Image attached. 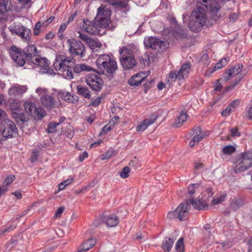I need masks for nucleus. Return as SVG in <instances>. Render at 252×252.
<instances>
[{"label":"nucleus","instance_id":"f257e3e1","mask_svg":"<svg viewBox=\"0 0 252 252\" xmlns=\"http://www.w3.org/2000/svg\"><path fill=\"white\" fill-rule=\"evenodd\" d=\"M206 21L205 10L202 7H198L191 13L189 23V28L193 32H198L205 25Z\"/></svg>","mask_w":252,"mask_h":252},{"label":"nucleus","instance_id":"f03ea898","mask_svg":"<svg viewBox=\"0 0 252 252\" xmlns=\"http://www.w3.org/2000/svg\"><path fill=\"white\" fill-rule=\"evenodd\" d=\"M135 51V47L130 46L123 47L120 49V60L125 69H130L136 66L137 63L134 56Z\"/></svg>","mask_w":252,"mask_h":252},{"label":"nucleus","instance_id":"7ed1b4c3","mask_svg":"<svg viewBox=\"0 0 252 252\" xmlns=\"http://www.w3.org/2000/svg\"><path fill=\"white\" fill-rule=\"evenodd\" d=\"M96 66L103 73L106 72L112 74L118 69L117 64L114 58L107 54L99 56L95 61Z\"/></svg>","mask_w":252,"mask_h":252},{"label":"nucleus","instance_id":"20e7f679","mask_svg":"<svg viewBox=\"0 0 252 252\" xmlns=\"http://www.w3.org/2000/svg\"><path fill=\"white\" fill-rule=\"evenodd\" d=\"M236 163L237 164L233 168L234 173H238L245 171L252 166V154L251 152L242 154Z\"/></svg>","mask_w":252,"mask_h":252},{"label":"nucleus","instance_id":"39448f33","mask_svg":"<svg viewBox=\"0 0 252 252\" xmlns=\"http://www.w3.org/2000/svg\"><path fill=\"white\" fill-rule=\"evenodd\" d=\"M144 45L147 47H150L153 50L162 52L165 51L168 47L169 44L166 41L154 37H148L144 39Z\"/></svg>","mask_w":252,"mask_h":252},{"label":"nucleus","instance_id":"423d86ee","mask_svg":"<svg viewBox=\"0 0 252 252\" xmlns=\"http://www.w3.org/2000/svg\"><path fill=\"white\" fill-rule=\"evenodd\" d=\"M74 64L75 60L73 59L67 58L63 55H58L54 63V66L57 71L64 72Z\"/></svg>","mask_w":252,"mask_h":252},{"label":"nucleus","instance_id":"0eeeda50","mask_svg":"<svg viewBox=\"0 0 252 252\" xmlns=\"http://www.w3.org/2000/svg\"><path fill=\"white\" fill-rule=\"evenodd\" d=\"M79 28L81 31L90 34L94 35L101 34L100 27L95 20L90 21L86 19H82V22L79 24Z\"/></svg>","mask_w":252,"mask_h":252},{"label":"nucleus","instance_id":"6e6552de","mask_svg":"<svg viewBox=\"0 0 252 252\" xmlns=\"http://www.w3.org/2000/svg\"><path fill=\"white\" fill-rule=\"evenodd\" d=\"M9 29L12 33L19 36L23 41L27 43L31 42L32 33L30 29L25 27L20 23L10 26Z\"/></svg>","mask_w":252,"mask_h":252},{"label":"nucleus","instance_id":"1a4fd4ad","mask_svg":"<svg viewBox=\"0 0 252 252\" xmlns=\"http://www.w3.org/2000/svg\"><path fill=\"white\" fill-rule=\"evenodd\" d=\"M35 92L40 96V100L42 105L47 109H52L55 107L56 102L53 97L50 95L46 88L39 87L36 89Z\"/></svg>","mask_w":252,"mask_h":252},{"label":"nucleus","instance_id":"9d476101","mask_svg":"<svg viewBox=\"0 0 252 252\" xmlns=\"http://www.w3.org/2000/svg\"><path fill=\"white\" fill-rule=\"evenodd\" d=\"M67 42L69 46V51L72 56H79L81 58L85 56V47L80 41L69 39Z\"/></svg>","mask_w":252,"mask_h":252},{"label":"nucleus","instance_id":"9b49d317","mask_svg":"<svg viewBox=\"0 0 252 252\" xmlns=\"http://www.w3.org/2000/svg\"><path fill=\"white\" fill-rule=\"evenodd\" d=\"M24 106L25 110L34 119L41 120L45 115V111L41 107H37L31 102H26Z\"/></svg>","mask_w":252,"mask_h":252},{"label":"nucleus","instance_id":"f8f14e48","mask_svg":"<svg viewBox=\"0 0 252 252\" xmlns=\"http://www.w3.org/2000/svg\"><path fill=\"white\" fill-rule=\"evenodd\" d=\"M86 82L88 86L95 91H100L103 86L101 78L94 73H89L86 76Z\"/></svg>","mask_w":252,"mask_h":252},{"label":"nucleus","instance_id":"ddd939ff","mask_svg":"<svg viewBox=\"0 0 252 252\" xmlns=\"http://www.w3.org/2000/svg\"><path fill=\"white\" fill-rule=\"evenodd\" d=\"M96 225H99L102 223H105L108 227H114L119 223V218L115 215H101L99 216L94 221Z\"/></svg>","mask_w":252,"mask_h":252},{"label":"nucleus","instance_id":"4468645a","mask_svg":"<svg viewBox=\"0 0 252 252\" xmlns=\"http://www.w3.org/2000/svg\"><path fill=\"white\" fill-rule=\"evenodd\" d=\"M3 129L2 135L5 138L15 137L18 135V130L14 123L11 120H7L2 123Z\"/></svg>","mask_w":252,"mask_h":252},{"label":"nucleus","instance_id":"2eb2a0df","mask_svg":"<svg viewBox=\"0 0 252 252\" xmlns=\"http://www.w3.org/2000/svg\"><path fill=\"white\" fill-rule=\"evenodd\" d=\"M190 64L189 63H186L183 64L181 69L179 71H172L169 74L168 82L169 79L171 80V82H175L176 79L181 80L185 77H187L190 70Z\"/></svg>","mask_w":252,"mask_h":252},{"label":"nucleus","instance_id":"dca6fc26","mask_svg":"<svg viewBox=\"0 0 252 252\" xmlns=\"http://www.w3.org/2000/svg\"><path fill=\"white\" fill-rule=\"evenodd\" d=\"M206 192L208 194V196L206 198H202L201 200H188L187 201L188 202L189 205L191 204L193 207L198 210L205 209L207 207V201H208L210 198L213 196V192L211 188H209L206 189Z\"/></svg>","mask_w":252,"mask_h":252},{"label":"nucleus","instance_id":"f3484780","mask_svg":"<svg viewBox=\"0 0 252 252\" xmlns=\"http://www.w3.org/2000/svg\"><path fill=\"white\" fill-rule=\"evenodd\" d=\"M189 205L188 201L180 204L175 209L177 218L180 220H184L187 219L189 214Z\"/></svg>","mask_w":252,"mask_h":252},{"label":"nucleus","instance_id":"a211bd4d","mask_svg":"<svg viewBox=\"0 0 252 252\" xmlns=\"http://www.w3.org/2000/svg\"><path fill=\"white\" fill-rule=\"evenodd\" d=\"M25 58L29 62H33V59L38 55L37 48L34 44H29L23 49Z\"/></svg>","mask_w":252,"mask_h":252},{"label":"nucleus","instance_id":"6ab92c4d","mask_svg":"<svg viewBox=\"0 0 252 252\" xmlns=\"http://www.w3.org/2000/svg\"><path fill=\"white\" fill-rule=\"evenodd\" d=\"M150 74V71L141 72L133 75L128 81L131 86H137L141 84L146 77Z\"/></svg>","mask_w":252,"mask_h":252},{"label":"nucleus","instance_id":"aec40b11","mask_svg":"<svg viewBox=\"0 0 252 252\" xmlns=\"http://www.w3.org/2000/svg\"><path fill=\"white\" fill-rule=\"evenodd\" d=\"M204 137L205 135L201 132V128L200 127H195L192 132V137L189 142V146L191 147L195 146Z\"/></svg>","mask_w":252,"mask_h":252},{"label":"nucleus","instance_id":"412c9836","mask_svg":"<svg viewBox=\"0 0 252 252\" xmlns=\"http://www.w3.org/2000/svg\"><path fill=\"white\" fill-rule=\"evenodd\" d=\"M111 15V11L110 9L101 5L97 9V13L95 19L100 21H103L102 19H105L107 22L110 21Z\"/></svg>","mask_w":252,"mask_h":252},{"label":"nucleus","instance_id":"4be33fe9","mask_svg":"<svg viewBox=\"0 0 252 252\" xmlns=\"http://www.w3.org/2000/svg\"><path fill=\"white\" fill-rule=\"evenodd\" d=\"M243 65L242 64H238L232 68L225 72L223 74V79L225 81H227L232 77L239 74L242 71Z\"/></svg>","mask_w":252,"mask_h":252},{"label":"nucleus","instance_id":"5701e85b","mask_svg":"<svg viewBox=\"0 0 252 252\" xmlns=\"http://www.w3.org/2000/svg\"><path fill=\"white\" fill-rule=\"evenodd\" d=\"M28 89L26 86L13 84L8 90V94L12 97H15L25 93Z\"/></svg>","mask_w":252,"mask_h":252},{"label":"nucleus","instance_id":"b1692460","mask_svg":"<svg viewBox=\"0 0 252 252\" xmlns=\"http://www.w3.org/2000/svg\"><path fill=\"white\" fill-rule=\"evenodd\" d=\"M158 116L156 115H151L149 118L145 119L137 127V131H143L151 125L154 124L157 120Z\"/></svg>","mask_w":252,"mask_h":252},{"label":"nucleus","instance_id":"393cba45","mask_svg":"<svg viewBox=\"0 0 252 252\" xmlns=\"http://www.w3.org/2000/svg\"><path fill=\"white\" fill-rule=\"evenodd\" d=\"M220 8V4L217 2L214 3L209 8L211 18L215 21L218 20L221 17V14L219 11Z\"/></svg>","mask_w":252,"mask_h":252},{"label":"nucleus","instance_id":"a878e982","mask_svg":"<svg viewBox=\"0 0 252 252\" xmlns=\"http://www.w3.org/2000/svg\"><path fill=\"white\" fill-rule=\"evenodd\" d=\"M12 6L10 0H0V20L5 13L11 9Z\"/></svg>","mask_w":252,"mask_h":252},{"label":"nucleus","instance_id":"bb28decb","mask_svg":"<svg viewBox=\"0 0 252 252\" xmlns=\"http://www.w3.org/2000/svg\"><path fill=\"white\" fill-rule=\"evenodd\" d=\"M61 98L67 102L75 103L78 101V97L67 92H63L60 93Z\"/></svg>","mask_w":252,"mask_h":252},{"label":"nucleus","instance_id":"cd10ccee","mask_svg":"<svg viewBox=\"0 0 252 252\" xmlns=\"http://www.w3.org/2000/svg\"><path fill=\"white\" fill-rule=\"evenodd\" d=\"M12 117L17 122H26L27 120V118L26 116L21 112V110L19 108L12 109Z\"/></svg>","mask_w":252,"mask_h":252},{"label":"nucleus","instance_id":"c85d7f7f","mask_svg":"<svg viewBox=\"0 0 252 252\" xmlns=\"http://www.w3.org/2000/svg\"><path fill=\"white\" fill-rule=\"evenodd\" d=\"M9 53L12 59L17 58V57H21V54L23 53L22 49L16 46H12L9 49Z\"/></svg>","mask_w":252,"mask_h":252},{"label":"nucleus","instance_id":"c756f323","mask_svg":"<svg viewBox=\"0 0 252 252\" xmlns=\"http://www.w3.org/2000/svg\"><path fill=\"white\" fill-rule=\"evenodd\" d=\"M40 67H47L49 65L48 61L45 58H41L38 55L33 59V62H30Z\"/></svg>","mask_w":252,"mask_h":252},{"label":"nucleus","instance_id":"7c9ffc66","mask_svg":"<svg viewBox=\"0 0 252 252\" xmlns=\"http://www.w3.org/2000/svg\"><path fill=\"white\" fill-rule=\"evenodd\" d=\"M74 71L79 73L83 71H90L93 70V68L86 64H77L74 66Z\"/></svg>","mask_w":252,"mask_h":252},{"label":"nucleus","instance_id":"2f4dec72","mask_svg":"<svg viewBox=\"0 0 252 252\" xmlns=\"http://www.w3.org/2000/svg\"><path fill=\"white\" fill-rule=\"evenodd\" d=\"M187 118V114L184 112H181L174 123V126L176 127H180L182 124L186 121Z\"/></svg>","mask_w":252,"mask_h":252},{"label":"nucleus","instance_id":"473e14b6","mask_svg":"<svg viewBox=\"0 0 252 252\" xmlns=\"http://www.w3.org/2000/svg\"><path fill=\"white\" fill-rule=\"evenodd\" d=\"M95 21H96V23L100 27V31H101V28H108L109 30H114L115 28L111 23V19H110V21L107 22L105 20V19H102L103 21H98V19H96Z\"/></svg>","mask_w":252,"mask_h":252},{"label":"nucleus","instance_id":"72a5a7b5","mask_svg":"<svg viewBox=\"0 0 252 252\" xmlns=\"http://www.w3.org/2000/svg\"><path fill=\"white\" fill-rule=\"evenodd\" d=\"M77 91L78 94L86 98H90L91 97L90 91L88 88L85 86L81 85L77 86Z\"/></svg>","mask_w":252,"mask_h":252},{"label":"nucleus","instance_id":"f704fd0d","mask_svg":"<svg viewBox=\"0 0 252 252\" xmlns=\"http://www.w3.org/2000/svg\"><path fill=\"white\" fill-rule=\"evenodd\" d=\"M173 240L170 238H165L163 240L162 248L164 251L169 252L172 247Z\"/></svg>","mask_w":252,"mask_h":252},{"label":"nucleus","instance_id":"c9c22d12","mask_svg":"<svg viewBox=\"0 0 252 252\" xmlns=\"http://www.w3.org/2000/svg\"><path fill=\"white\" fill-rule=\"evenodd\" d=\"M228 59L227 58H224L221 60L219 63H217L213 67V69L209 74H212L214 71L221 68L223 66H225L228 63Z\"/></svg>","mask_w":252,"mask_h":252},{"label":"nucleus","instance_id":"e433bc0d","mask_svg":"<svg viewBox=\"0 0 252 252\" xmlns=\"http://www.w3.org/2000/svg\"><path fill=\"white\" fill-rule=\"evenodd\" d=\"M87 44L92 50H94L96 48H100L102 47V44L100 42L92 38L90 39Z\"/></svg>","mask_w":252,"mask_h":252},{"label":"nucleus","instance_id":"4c0bfd02","mask_svg":"<svg viewBox=\"0 0 252 252\" xmlns=\"http://www.w3.org/2000/svg\"><path fill=\"white\" fill-rule=\"evenodd\" d=\"M62 132L69 138H72L74 135L73 128L70 125L66 126V127L63 128Z\"/></svg>","mask_w":252,"mask_h":252},{"label":"nucleus","instance_id":"58836bf2","mask_svg":"<svg viewBox=\"0 0 252 252\" xmlns=\"http://www.w3.org/2000/svg\"><path fill=\"white\" fill-rule=\"evenodd\" d=\"M116 152L114 150H108L104 154L101 155L100 156L101 160L108 159L112 157L115 156Z\"/></svg>","mask_w":252,"mask_h":252},{"label":"nucleus","instance_id":"ea45409f","mask_svg":"<svg viewBox=\"0 0 252 252\" xmlns=\"http://www.w3.org/2000/svg\"><path fill=\"white\" fill-rule=\"evenodd\" d=\"M213 0H197V3L204 6L206 9H209L214 3Z\"/></svg>","mask_w":252,"mask_h":252},{"label":"nucleus","instance_id":"a19ab883","mask_svg":"<svg viewBox=\"0 0 252 252\" xmlns=\"http://www.w3.org/2000/svg\"><path fill=\"white\" fill-rule=\"evenodd\" d=\"M236 150L235 148L232 145L224 146L222 149V152L225 155H229L235 152Z\"/></svg>","mask_w":252,"mask_h":252},{"label":"nucleus","instance_id":"79ce46f5","mask_svg":"<svg viewBox=\"0 0 252 252\" xmlns=\"http://www.w3.org/2000/svg\"><path fill=\"white\" fill-rule=\"evenodd\" d=\"M24 56H25V55L24 53H22L21 57H17V58L12 59V60L15 62L17 65L23 66L25 64V58H24Z\"/></svg>","mask_w":252,"mask_h":252},{"label":"nucleus","instance_id":"37998d69","mask_svg":"<svg viewBox=\"0 0 252 252\" xmlns=\"http://www.w3.org/2000/svg\"><path fill=\"white\" fill-rule=\"evenodd\" d=\"M175 249L177 252H184L183 238H180L175 245Z\"/></svg>","mask_w":252,"mask_h":252},{"label":"nucleus","instance_id":"c03bdc74","mask_svg":"<svg viewBox=\"0 0 252 252\" xmlns=\"http://www.w3.org/2000/svg\"><path fill=\"white\" fill-rule=\"evenodd\" d=\"M96 243V241L94 239H93L92 238H89L88 240H87L86 241H85L83 244H82L81 245H85V247L87 248L88 247V250L92 248Z\"/></svg>","mask_w":252,"mask_h":252},{"label":"nucleus","instance_id":"a18cd8bd","mask_svg":"<svg viewBox=\"0 0 252 252\" xmlns=\"http://www.w3.org/2000/svg\"><path fill=\"white\" fill-rule=\"evenodd\" d=\"M241 205L242 203L240 200L238 199H234L230 204V207L233 210H236L241 206Z\"/></svg>","mask_w":252,"mask_h":252},{"label":"nucleus","instance_id":"49530a36","mask_svg":"<svg viewBox=\"0 0 252 252\" xmlns=\"http://www.w3.org/2000/svg\"><path fill=\"white\" fill-rule=\"evenodd\" d=\"M130 168L128 166H125L120 173V176L122 178H126L129 176Z\"/></svg>","mask_w":252,"mask_h":252},{"label":"nucleus","instance_id":"de8ad7c7","mask_svg":"<svg viewBox=\"0 0 252 252\" xmlns=\"http://www.w3.org/2000/svg\"><path fill=\"white\" fill-rule=\"evenodd\" d=\"M129 165L134 167L135 169H137L141 165L140 160L137 158L134 157L131 160Z\"/></svg>","mask_w":252,"mask_h":252},{"label":"nucleus","instance_id":"09e8293b","mask_svg":"<svg viewBox=\"0 0 252 252\" xmlns=\"http://www.w3.org/2000/svg\"><path fill=\"white\" fill-rule=\"evenodd\" d=\"M77 33L79 34L78 37L79 38L83 41H85L87 44L90 39H91V37H90L87 34L82 32L81 31H78Z\"/></svg>","mask_w":252,"mask_h":252},{"label":"nucleus","instance_id":"8fccbe9b","mask_svg":"<svg viewBox=\"0 0 252 252\" xmlns=\"http://www.w3.org/2000/svg\"><path fill=\"white\" fill-rule=\"evenodd\" d=\"M242 78V77H240V76H238L235 79L234 81L232 82L231 83V84L226 88V91H229V90H232V89H233L234 88V87L238 84V83L241 80Z\"/></svg>","mask_w":252,"mask_h":252},{"label":"nucleus","instance_id":"3c124183","mask_svg":"<svg viewBox=\"0 0 252 252\" xmlns=\"http://www.w3.org/2000/svg\"><path fill=\"white\" fill-rule=\"evenodd\" d=\"M58 124L56 122H52L49 124L48 126V131L49 133H53L56 131V127Z\"/></svg>","mask_w":252,"mask_h":252},{"label":"nucleus","instance_id":"603ef678","mask_svg":"<svg viewBox=\"0 0 252 252\" xmlns=\"http://www.w3.org/2000/svg\"><path fill=\"white\" fill-rule=\"evenodd\" d=\"M199 184H192L189 187L188 193L191 195L194 194L195 190L198 188Z\"/></svg>","mask_w":252,"mask_h":252},{"label":"nucleus","instance_id":"864d4df0","mask_svg":"<svg viewBox=\"0 0 252 252\" xmlns=\"http://www.w3.org/2000/svg\"><path fill=\"white\" fill-rule=\"evenodd\" d=\"M9 120L7 119V116L5 112L2 109H0V122H1L2 124L5 121Z\"/></svg>","mask_w":252,"mask_h":252},{"label":"nucleus","instance_id":"5fc2aeb1","mask_svg":"<svg viewBox=\"0 0 252 252\" xmlns=\"http://www.w3.org/2000/svg\"><path fill=\"white\" fill-rule=\"evenodd\" d=\"M234 110L229 105L225 108V110L221 112V115L223 117H227L230 113Z\"/></svg>","mask_w":252,"mask_h":252},{"label":"nucleus","instance_id":"6e6d98bb","mask_svg":"<svg viewBox=\"0 0 252 252\" xmlns=\"http://www.w3.org/2000/svg\"><path fill=\"white\" fill-rule=\"evenodd\" d=\"M17 243V240L12 239L6 245V249L8 250H10L16 245Z\"/></svg>","mask_w":252,"mask_h":252},{"label":"nucleus","instance_id":"4d7b16f0","mask_svg":"<svg viewBox=\"0 0 252 252\" xmlns=\"http://www.w3.org/2000/svg\"><path fill=\"white\" fill-rule=\"evenodd\" d=\"M224 197V196L221 195L216 198H214L212 201V204L216 205L221 203V202L223 201Z\"/></svg>","mask_w":252,"mask_h":252},{"label":"nucleus","instance_id":"13d9d810","mask_svg":"<svg viewBox=\"0 0 252 252\" xmlns=\"http://www.w3.org/2000/svg\"><path fill=\"white\" fill-rule=\"evenodd\" d=\"M15 177L14 175H10L6 177L3 181L4 185H8L10 184L15 179Z\"/></svg>","mask_w":252,"mask_h":252},{"label":"nucleus","instance_id":"bf43d9fd","mask_svg":"<svg viewBox=\"0 0 252 252\" xmlns=\"http://www.w3.org/2000/svg\"><path fill=\"white\" fill-rule=\"evenodd\" d=\"M65 208L64 207H60L58 209L54 215L55 218H60L61 217L62 214Z\"/></svg>","mask_w":252,"mask_h":252},{"label":"nucleus","instance_id":"052dcab7","mask_svg":"<svg viewBox=\"0 0 252 252\" xmlns=\"http://www.w3.org/2000/svg\"><path fill=\"white\" fill-rule=\"evenodd\" d=\"M114 5L117 6L119 7L126 8L127 6V2L125 1L116 0V4H115Z\"/></svg>","mask_w":252,"mask_h":252},{"label":"nucleus","instance_id":"680f3d73","mask_svg":"<svg viewBox=\"0 0 252 252\" xmlns=\"http://www.w3.org/2000/svg\"><path fill=\"white\" fill-rule=\"evenodd\" d=\"M145 237L146 235L145 234L142 233L141 232H139L135 234L134 239L139 241L145 240Z\"/></svg>","mask_w":252,"mask_h":252},{"label":"nucleus","instance_id":"e2e57ef3","mask_svg":"<svg viewBox=\"0 0 252 252\" xmlns=\"http://www.w3.org/2000/svg\"><path fill=\"white\" fill-rule=\"evenodd\" d=\"M231 135L233 137L239 136L240 135V132L238 131V129L237 127H234L230 129Z\"/></svg>","mask_w":252,"mask_h":252},{"label":"nucleus","instance_id":"0e129e2a","mask_svg":"<svg viewBox=\"0 0 252 252\" xmlns=\"http://www.w3.org/2000/svg\"><path fill=\"white\" fill-rule=\"evenodd\" d=\"M240 101L238 99H235L232 101L229 106L234 110L239 105Z\"/></svg>","mask_w":252,"mask_h":252},{"label":"nucleus","instance_id":"69168bd1","mask_svg":"<svg viewBox=\"0 0 252 252\" xmlns=\"http://www.w3.org/2000/svg\"><path fill=\"white\" fill-rule=\"evenodd\" d=\"M101 101V97H97L95 99L92 101L90 105L93 106H97L99 105Z\"/></svg>","mask_w":252,"mask_h":252},{"label":"nucleus","instance_id":"338daca9","mask_svg":"<svg viewBox=\"0 0 252 252\" xmlns=\"http://www.w3.org/2000/svg\"><path fill=\"white\" fill-rule=\"evenodd\" d=\"M114 126L109 125V123L105 125L102 129V133H106L110 131Z\"/></svg>","mask_w":252,"mask_h":252},{"label":"nucleus","instance_id":"774afa93","mask_svg":"<svg viewBox=\"0 0 252 252\" xmlns=\"http://www.w3.org/2000/svg\"><path fill=\"white\" fill-rule=\"evenodd\" d=\"M238 15L236 13H233L229 16V19L231 22H234L238 19Z\"/></svg>","mask_w":252,"mask_h":252}]
</instances>
